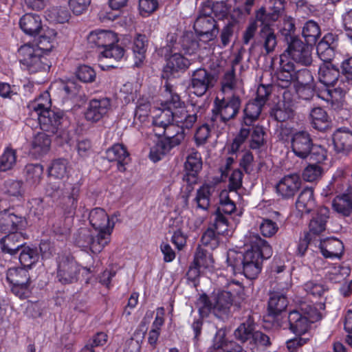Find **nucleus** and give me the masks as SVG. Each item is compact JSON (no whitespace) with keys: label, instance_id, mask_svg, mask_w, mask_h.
I'll use <instances>...</instances> for the list:
<instances>
[{"label":"nucleus","instance_id":"f257e3e1","mask_svg":"<svg viewBox=\"0 0 352 352\" xmlns=\"http://www.w3.org/2000/svg\"><path fill=\"white\" fill-rule=\"evenodd\" d=\"M272 252L270 244L256 234L250 237L244 252L229 250L226 261L234 274H243L247 278L254 279L261 271L263 260L270 258Z\"/></svg>","mask_w":352,"mask_h":352},{"label":"nucleus","instance_id":"f03ea898","mask_svg":"<svg viewBox=\"0 0 352 352\" xmlns=\"http://www.w3.org/2000/svg\"><path fill=\"white\" fill-rule=\"evenodd\" d=\"M322 315L315 305L311 302H302L298 309L290 311L287 322L280 326L289 329L296 335L301 336L307 332L310 324L320 320Z\"/></svg>","mask_w":352,"mask_h":352},{"label":"nucleus","instance_id":"7ed1b4c3","mask_svg":"<svg viewBox=\"0 0 352 352\" xmlns=\"http://www.w3.org/2000/svg\"><path fill=\"white\" fill-rule=\"evenodd\" d=\"M232 295L230 292L221 291L210 299L202 294L197 301V306L201 316L212 313L217 318L224 320L229 318L232 305Z\"/></svg>","mask_w":352,"mask_h":352},{"label":"nucleus","instance_id":"20e7f679","mask_svg":"<svg viewBox=\"0 0 352 352\" xmlns=\"http://www.w3.org/2000/svg\"><path fill=\"white\" fill-rule=\"evenodd\" d=\"M30 107L32 113L37 116L42 130L52 134L59 133L58 136L67 139V134L61 130L62 123L65 118L63 111L50 109L38 101L31 104Z\"/></svg>","mask_w":352,"mask_h":352},{"label":"nucleus","instance_id":"39448f33","mask_svg":"<svg viewBox=\"0 0 352 352\" xmlns=\"http://www.w3.org/2000/svg\"><path fill=\"white\" fill-rule=\"evenodd\" d=\"M241 104V100L237 96L234 95L223 99L217 97L210 118L212 125L219 126L221 124H226L234 119L239 112Z\"/></svg>","mask_w":352,"mask_h":352},{"label":"nucleus","instance_id":"423d86ee","mask_svg":"<svg viewBox=\"0 0 352 352\" xmlns=\"http://www.w3.org/2000/svg\"><path fill=\"white\" fill-rule=\"evenodd\" d=\"M256 21L261 23V29L250 48V52L251 54L258 52L265 55L270 54L275 50L278 43L277 36L270 24L274 21L268 17H265L264 20Z\"/></svg>","mask_w":352,"mask_h":352},{"label":"nucleus","instance_id":"0eeeda50","mask_svg":"<svg viewBox=\"0 0 352 352\" xmlns=\"http://www.w3.org/2000/svg\"><path fill=\"white\" fill-rule=\"evenodd\" d=\"M19 61L22 69L30 74L45 71L49 68L47 59L40 52L30 44L22 45L18 50Z\"/></svg>","mask_w":352,"mask_h":352},{"label":"nucleus","instance_id":"6e6552de","mask_svg":"<svg viewBox=\"0 0 352 352\" xmlns=\"http://www.w3.org/2000/svg\"><path fill=\"white\" fill-rule=\"evenodd\" d=\"M6 278L12 285V292L20 298H26L30 294V277L28 271L24 267L8 269Z\"/></svg>","mask_w":352,"mask_h":352},{"label":"nucleus","instance_id":"1a4fd4ad","mask_svg":"<svg viewBox=\"0 0 352 352\" xmlns=\"http://www.w3.org/2000/svg\"><path fill=\"white\" fill-rule=\"evenodd\" d=\"M217 80L216 76L211 72L200 67L192 72L189 88L194 94L200 97L214 87Z\"/></svg>","mask_w":352,"mask_h":352},{"label":"nucleus","instance_id":"9d476101","mask_svg":"<svg viewBox=\"0 0 352 352\" xmlns=\"http://www.w3.org/2000/svg\"><path fill=\"white\" fill-rule=\"evenodd\" d=\"M80 266L69 254H62L58 258L57 278L62 284H70L78 280Z\"/></svg>","mask_w":352,"mask_h":352},{"label":"nucleus","instance_id":"9b49d317","mask_svg":"<svg viewBox=\"0 0 352 352\" xmlns=\"http://www.w3.org/2000/svg\"><path fill=\"white\" fill-rule=\"evenodd\" d=\"M193 28L200 38L206 42L214 40L219 33L217 21L204 9L196 19Z\"/></svg>","mask_w":352,"mask_h":352},{"label":"nucleus","instance_id":"f8f14e48","mask_svg":"<svg viewBox=\"0 0 352 352\" xmlns=\"http://www.w3.org/2000/svg\"><path fill=\"white\" fill-rule=\"evenodd\" d=\"M311 50V45L298 38L287 44L285 53L296 63L307 67L313 61Z\"/></svg>","mask_w":352,"mask_h":352},{"label":"nucleus","instance_id":"ddd939ff","mask_svg":"<svg viewBox=\"0 0 352 352\" xmlns=\"http://www.w3.org/2000/svg\"><path fill=\"white\" fill-rule=\"evenodd\" d=\"M313 144L310 134L305 131H297L292 134L291 148L294 155L302 160L308 158Z\"/></svg>","mask_w":352,"mask_h":352},{"label":"nucleus","instance_id":"4468645a","mask_svg":"<svg viewBox=\"0 0 352 352\" xmlns=\"http://www.w3.org/2000/svg\"><path fill=\"white\" fill-rule=\"evenodd\" d=\"M28 226L25 217L16 215L9 210L0 212V232L10 234L12 232L23 231Z\"/></svg>","mask_w":352,"mask_h":352},{"label":"nucleus","instance_id":"2eb2a0df","mask_svg":"<svg viewBox=\"0 0 352 352\" xmlns=\"http://www.w3.org/2000/svg\"><path fill=\"white\" fill-rule=\"evenodd\" d=\"M80 186L78 184L69 185L65 192L58 200V206L65 215L74 216L78 206Z\"/></svg>","mask_w":352,"mask_h":352},{"label":"nucleus","instance_id":"dca6fc26","mask_svg":"<svg viewBox=\"0 0 352 352\" xmlns=\"http://www.w3.org/2000/svg\"><path fill=\"white\" fill-rule=\"evenodd\" d=\"M166 64L164 67L162 78L168 79L176 73L184 72L191 65V62L181 54L175 52L165 57Z\"/></svg>","mask_w":352,"mask_h":352},{"label":"nucleus","instance_id":"f3484780","mask_svg":"<svg viewBox=\"0 0 352 352\" xmlns=\"http://www.w3.org/2000/svg\"><path fill=\"white\" fill-rule=\"evenodd\" d=\"M290 287V283H285V286H281L278 284L277 290L270 294V300L268 301V311L270 315L277 316L287 308L288 301L285 295Z\"/></svg>","mask_w":352,"mask_h":352},{"label":"nucleus","instance_id":"a211bd4d","mask_svg":"<svg viewBox=\"0 0 352 352\" xmlns=\"http://www.w3.org/2000/svg\"><path fill=\"white\" fill-rule=\"evenodd\" d=\"M25 239L26 234L23 231L12 232L1 239V249L3 253L16 255L25 245Z\"/></svg>","mask_w":352,"mask_h":352},{"label":"nucleus","instance_id":"6ab92c4d","mask_svg":"<svg viewBox=\"0 0 352 352\" xmlns=\"http://www.w3.org/2000/svg\"><path fill=\"white\" fill-rule=\"evenodd\" d=\"M111 107L108 98L92 99L89 101L85 116L87 120L96 122L107 115Z\"/></svg>","mask_w":352,"mask_h":352},{"label":"nucleus","instance_id":"aec40b11","mask_svg":"<svg viewBox=\"0 0 352 352\" xmlns=\"http://www.w3.org/2000/svg\"><path fill=\"white\" fill-rule=\"evenodd\" d=\"M115 219H117L116 214L109 217L105 210L101 208L92 209L89 215V223L95 230H107L111 228V231H113Z\"/></svg>","mask_w":352,"mask_h":352},{"label":"nucleus","instance_id":"412c9836","mask_svg":"<svg viewBox=\"0 0 352 352\" xmlns=\"http://www.w3.org/2000/svg\"><path fill=\"white\" fill-rule=\"evenodd\" d=\"M302 181L297 174L284 176L276 185V192L284 199L293 197L300 189Z\"/></svg>","mask_w":352,"mask_h":352},{"label":"nucleus","instance_id":"4be33fe9","mask_svg":"<svg viewBox=\"0 0 352 352\" xmlns=\"http://www.w3.org/2000/svg\"><path fill=\"white\" fill-rule=\"evenodd\" d=\"M324 63L320 66L318 70V78L320 82L327 87L334 86L338 82L340 76L339 69L333 65L327 57L321 58Z\"/></svg>","mask_w":352,"mask_h":352},{"label":"nucleus","instance_id":"5701e85b","mask_svg":"<svg viewBox=\"0 0 352 352\" xmlns=\"http://www.w3.org/2000/svg\"><path fill=\"white\" fill-rule=\"evenodd\" d=\"M182 136L178 135L174 140L160 139L151 148L150 158L156 162L167 155L173 148L181 144Z\"/></svg>","mask_w":352,"mask_h":352},{"label":"nucleus","instance_id":"b1692460","mask_svg":"<svg viewBox=\"0 0 352 352\" xmlns=\"http://www.w3.org/2000/svg\"><path fill=\"white\" fill-rule=\"evenodd\" d=\"M116 41V35L111 31L98 30L92 31L87 36V42L91 47L104 50Z\"/></svg>","mask_w":352,"mask_h":352},{"label":"nucleus","instance_id":"393cba45","mask_svg":"<svg viewBox=\"0 0 352 352\" xmlns=\"http://www.w3.org/2000/svg\"><path fill=\"white\" fill-rule=\"evenodd\" d=\"M318 247L322 254L325 258H340L344 251L342 242L336 238H327L322 239L319 238Z\"/></svg>","mask_w":352,"mask_h":352},{"label":"nucleus","instance_id":"a878e982","mask_svg":"<svg viewBox=\"0 0 352 352\" xmlns=\"http://www.w3.org/2000/svg\"><path fill=\"white\" fill-rule=\"evenodd\" d=\"M329 210L326 207L320 208L313 216L309 224V235L316 239L326 230L327 222L329 219Z\"/></svg>","mask_w":352,"mask_h":352},{"label":"nucleus","instance_id":"bb28decb","mask_svg":"<svg viewBox=\"0 0 352 352\" xmlns=\"http://www.w3.org/2000/svg\"><path fill=\"white\" fill-rule=\"evenodd\" d=\"M106 158L109 162H116L117 168L120 172L125 171V165L129 161V154L122 144H115L106 151Z\"/></svg>","mask_w":352,"mask_h":352},{"label":"nucleus","instance_id":"cd10ccee","mask_svg":"<svg viewBox=\"0 0 352 352\" xmlns=\"http://www.w3.org/2000/svg\"><path fill=\"white\" fill-rule=\"evenodd\" d=\"M333 143L337 153L347 154L352 149V132L346 129H339L333 135Z\"/></svg>","mask_w":352,"mask_h":352},{"label":"nucleus","instance_id":"c85d7f7f","mask_svg":"<svg viewBox=\"0 0 352 352\" xmlns=\"http://www.w3.org/2000/svg\"><path fill=\"white\" fill-rule=\"evenodd\" d=\"M19 25L24 33L32 36L43 30L41 16L36 14H25L21 18Z\"/></svg>","mask_w":352,"mask_h":352},{"label":"nucleus","instance_id":"c756f323","mask_svg":"<svg viewBox=\"0 0 352 352\" xmlns=\"http://www.w3.org/2000/svg\"><path fill=\"white\" fill-rule=\"evenodd\" d=\"M270 10L267 12L264 7L256 10V20H264L265 17L270 18L273 21H276L285 11V0H270Z\"/></svg>","mask_w":352,"mask_h":352},{"label":"nucleus","instance_id":"7c9ffc66","mask_svg":"<svg viewBox=\"0 0 352 352\" xmlns=\"http://www.w3.org/2000/svg\"><path fill=\"white\" fill-rule=\"evenodd\" d=\"M51 90L62 100V102L74 98L78 92L76 82L72 80L67 82L58 81L52 85Z\"/></svg>","mask_w":352,"mask_h":352},{"label":"nucleus","instance_id":"2f4dec72","mask_svg":"<svg viewBox=\"0 0 352 352\" xmlns=\"http://www.w3.org/2000/svg\"><path fill=\"white\" fill-rule=\"evenodd\" d=\"M148 40L145 34H137L133 38L132 51L135 58V65L140 67L146 58Z\"/></svg>","mask_w":352,"mask_h":352},{"label":"nucleus","instance_id":"473e14b6","mask_svg":"<svg viewBox=\"0 0 352 352\" xmlns=\"http://www.w3.org/2000/svg\"><path fill=\"white\" fill-rule=\"evenodd\" d=\"M270 114L277 122H283L293 119L295 111L292 104L282 101L278 102L271 109Z\"/></svg>","mask_w":352,"mask_h":352},{"label":"nucleus","instance_id":"72a5a7b5","mask_svg":"<svg viewBox=\"0 0 352 352\" xmlns=\"http://www.w3.org/2000/svg\"><path fill=\"white\" fill-rule=\"evenodd\" d=\"M309 120L313 128L320 131H325L331 124L329 116L322 107L313 108L309 113Z\"/></svg>","mask_w":352,"mask_h":352},{"label":"nucleus","instance_id":"f704fd0d","mask_svg":"<svg viewBox=\"0 0 352 352\" xmlns=\"http://www.w3.org/2000/svg\"><path fill=\"white\" fill-rule=\"evenodd\" d=\"M316 206L314 189L311 187L305 188L299 194L296 202V208L302 213H309Z\"/></svg>","mask_w":352,"mask_h":352},{"label":"nucleus","instance_id":"c9c22d12","mask_svg":"<svg viewBox=\"0 0 352 352\" xmlns=\"http://www.w3.org/2000/svg\"><path fill=\"white\" fill-rule=\"evenodd\" d=\"M197 120V111L188 110L185 107L175 109V122L184 131L193 126Z\"/></svg>","mask_w":352,"mask_h":352},{"label":"nucleus","instance_id":"e433bc0d","mask_svg":"<svg viewBox=\"0 0 352 352\" xmlns=\"http://www.w3.org/2000/svg\"><path fill=\"white\" fill-rule=\"evenodd\" d=\"M43 166L40 164H28L23 169V176L26 183L32 187L40 184L43 178Z\"/></svg>","mask_w":352,"mask_h":352},{"label":"nucleus","instance_id":"4c0bfd02","mask_svg":"<svg viewBox=\"0 0 352 352\" xmlns=\"http://www.w3.org/2000/svg\"><path fill=\"white\" fill-rule=\"evenodd\" d=\"M112 231L111 228L107 230H95L93 231V237L91 240L90 250L94 253H100L104 248L110 242Z\"/></svg>","mask_w":352,"mask_h":352},{"label":"nucleus","instance_id":"58836bf2","mask_svg":"<svg viewBox=\"0 0 352 352\" xmlns=\"http://www.w3.org/2000/svg\"><path fill=\"white\" fill-rule=\"evenodd\" d=\"M255 332L254 322L252 318H248L241 323L234 331V338L242 343L251 342Z\"/></svg>","mask_w":352,"mask_h":352},{"label":"nucleus","instance_id":"ea45409f","mask_svg":"<svg viewBox=\"0 0 352 352\" xmlns=\"http://www.w3.org/2000/svg\"><path fill=\"white\" fill-rule=\"evenodd\" d=\"M201 154L196 150L192 149L186 157L184 163V170L187 175L195 177L202 168Z\"/></svg>","mask_w":352,"mask_h":352},{"label":"nucleus","instance_id":"a19ab883","mask_svg":"<svg viewBox=\"0 0 352 352\" xmlns=\"http://www.w3.org/2000/svg\"><path fill=\"white\" fill-rule=\"evenodd\" d=\"M333 208L344 217L352 214V195L344 193L336 196L332 201Z\"/></svg>","mask_w":352,"mask_h":352},{"label":"nucleus","instance_id":"79ce46f5","mask_svg":"<svg viewBox=\"0 0 352 352\" xmlns=\"http://www.w3.org/2000/svg\"><path fill=\"white\" fill-rule=\"evenodd\" d=\"M51 142V139L48 135L43 132L38 133L34 135L32 140L31 151L38 157L42 156L49 151Z\"/></svg>","mask_w":352,"mask_h":352},{"label":"nucleus","instance_id":"37998d69","mask_svg":"<svg viewBox=\"0 0 352 352\" xmlns=\"http://www.w3.org/2000/svg\"><path fill=\"white\" fill-rule=\"evenodd\" d=\"M69 185L71 184H66L61 180L50 177L45 187V193L46 196L51 197L54 201H58L64 195L65 188Z\"/></svg>","mask_w":352,"mask_h":352},{"label":"nucleus","instance_id":"c03bdc74","mask_svg":"<svg viewBox=\"0 0 352 352\" xmlns=\"http://www.w3.org/2000/svg\"><path fill=\"white\" fill-rule=\"evenodd\" d=\"M337 40L338 36L332 33H328L323 37L317 47L318 54L321 58L327 57V59H331L334 54V43Z\"/></svg>","mask_w":352,"mask_h":352},{"label":"nucleus","instance_id":"a18cd8bd","mask_svg":"<svg viewBox=\"0 0 352 352\" xmlns=\"http://www.w3.org/2000/svg\"><path fill=\"white\" fill-rule=\"evenodd\" d=\"M19 252V262L24 268H31L39 259V254L36 248L25 245Z\"/></svg>","mask_w":352,"mask_h":352},{"label":"nucleus","instance_id":"49530a36","mask_svg":"<svg viewBox=\"0 0 352 352\" xmlns=\"http://www.w3.org/2000/svg\"><path fill=\"white\" fill-rule=\"evenodd\" d=\"M43 31V33L39 36L36 46L34 47L39 49L41 53L49 52L54 47L56 32L54 29L48 28Z\"/></svg>","mask_w":352,"mask_h":352},{"label":"nucleus","instance_id":"de8ad7c7","mask_svg":"<svg viewBox=\"0 0 352 352\" xmlns=\"http://www.w3.org/2000/svg\"><path fill=\"white\" fill-rule=\"evenodd\" d=\"M264 105L253 100L248 102L243 110V122L246 126H250L254 121H256L262 111Z\"/></svg>","mask_w":352,"mask_h":352},{"label":"nucleus","instance_id":"09e8293b","mask_svg":"<svg viewBox=\"0 0 352 352\" xmlns=\"http://www.w3.org/2000/svg\"><path fill=\"white\" fill-rule=\"evenodd\" d=\"M349 269L340 265H330L326 267L325 278L333 283H341L349 275Z\"/></svg>","mask_w":352,"mask_h":352},{"label":"nucleus","instance_id":"8fccbe9b","mask_svg":"<svg viewBox=\"0 0 352 352\" xmlns=\"http://www.w3.org/2000/svg\"><path fill=\"white\" fill-rule=\"evenodd\" d=\"M302 34L305 38L306 43L312 45L317 42L318 39L320 36V28L316 21L309 20L302 27Z\"/></svg>","mask_w":352,"mask_h":352},{"label":"nucleus","instance_id":"3c124183","mask_svg":"<svg viewBox=\"0 0 352 352\" xmlns=\"http://www.w3.org/2000/svg\"><path fill=\"white\" fill-rule=\"evenodd\" d=\"M266 133L264 128L261 126L256 125L250 128V139L249 140V146L250 148L255 150L263 147L266 141L265 136Z\"/></svg>","mask_w":352,"mask_h":352},{"label":"nucleus","instance_id":"603ef678","mask_svg":"<svg viewBox=\"0 0 352 352\" xmlns=\"http://www.w3.org/2000/svg\"><path fill=\"white\" fill-rule=\"evenodd\" d=\"M296 27L294 19L291 16H285L283 19V25L280 30L281 36L284 38L287 45L298 38L295 35Z\"/></svg>","mask_w":352,"mask_h":352},{"label":"nucleus","instance_id":"864d4df0","mask_svg":"<svg viewBox=\"0 0 352 352\" xmlns=\"http://www.w3.org/2000/svg\"><path fill=\"white\" fill-rule=\"evenodd\" d=\"M16 162V152L14 149L7 147L0 156V171L11 170Z\"/></svg>","mask_w":352,"mask_h":352},{"label":"nucleus","instance_id":"5fc2aeb1","mask_svg":"<svg viewBox=\"0 0 352 352\" xmlns=\"http://www.w3.org/2000/svg\"><path fill=\"white\" fill-rule=\"evenodd\" d=\"M23 184L22 181L8 179L5 182L2 190L8 197H22L24 193Z\"/></svg>","mask_w":352,"mask_h":352},{"label":"nucleus","instance_id":"6e6d98bb","mask_svg":"<svg viewBox=\"0 0 352 352\" xmlns=\"http://www.w3.org/2000/svg\"><path fill=\"white\" fill-rule=\"evenodd\" d=\"M203 9L208 10L210 15L213 13L214 16L219 19L224 18L228 12L226 3L222 1L217 2L208 1L204 3Z\"/></svg>","mask_w":352,"mask_h":352},{"label":"nucleus","instance_id":"4d7b16f0","mask_svg":"<svg viewBox=\"0 0 352 352\" xmlns=\"http://www.w3.org/2000/svg\"><path fill=\"white\" fill-rule=\"evenodd\" d=\"M211 187L209 185H203L197 190L195 201L197 206L202 210H207L210 206V197Z\"/></svg>","mask_w":352,"mask_h":352},{"label":"nucleus","instance_id":"13d9d810","mask_svg":"<svg viewBox=\"0 0 352 352\" xmlns=\"http://www.w3.org/2000/svg\"><path fill=\"white\" fill-rule=\"evenodd\" d=\"M67 161L63 159L54 161L49 170L50 177L59 180L64 178L67 173Z\"/></svg>","mask_w":352,"mask_h":352},{"label":"nucleus","instance_id":"bf43d9fd","mask_svg":"<svg viewBox=\"0 0 352 352\" xmlns=\"http://www.w3.org/2000/svg\"><path fill=\"white\" fill-rule=\"evenodd\" d=\"M193 262L200 268L206 269L212 266L213 258L210 252L199 247L195 252Z\"/></svg>","mask_w":352,"mask_h":352},{"label":"nucleus","instance_id":"052dcab7","mask_svg":"<svg viewBox=\"0 0 352 352\" xmlns=\"http://www.w3.org/2000/svg\"><path fill=\"white\" fill-rule=\"evenodd\" d=\"M250 134V128H241L239 133L233 140L232 144L228 148L229 154L236 153L241 148V146L246 141Z\"/></svg>","mask_w":352,"mask_h":352},{"label":"nucleus","instance_id":"680f3d73","mask_svg":"<svg viewBox=\"0 0 352 352\" xmlns=\"http://www.w3.org/2000/svg\"><path fill=\"white\" fill-rule=\"evenodd\" d=\"M221 234L217 233L213 228L209 227L203 234L201 241L204 245L214 250L219 246Z\"/></svg>","mask_w":352,"mask_h":352},{"label":"nucleus","instance_id":"e2e57ef3","mask_svg":"<svg viewBox=\"0 0 352 352\" xmlns=\"http://www.w3.org/2000/svg\"><path fill=\"white\" fill-rule=\"evenodd\" d=\"M235 209L236 206L229 198L227 192H222L220 195L219 206L215 211L228 217L235 210Z\"/></svg>","mask_w":352,"mask_h":352},{"label":"nucleus","instance_id":"0e129e2a","mask_svg":"<svg viewBox=\"0 0 352 352\" xmlns=\"http://www.w3.org/2000/svg\"><path fill=\"white\" fill-rule=\"evenodd\" d=\"M144 335L135 331L132 337L126 340L124 344V352H140Z\"/></svg>","mask_w":352,"mask_h":352},{"label":"nucleus","instance_id":"69168bd1","mask_svg":"<svg viewBox=\"0 0 352 352\" xmlns=\"http://www.w3.org/2000/svg\"><path fill=\"white\" fill-rule=\"evenodd\" d=\"M162 128L163 129L162 135H164L165 138L172 140L179 135L182 136L181 143L184 141L185 138L184 131L179 125H177L175 122H170L167 125L163 126Z\"/></svg>","mask_w":352,"mask_h":352},{"label":"nucleus","instance_id":"338daca9","mask_svg":"<svg viewBox=\"0 0 352 352\" xmlns=\"http://www.w3.org/2000/svg\"><path fill=\"white\" fill-rule=\"evenodd\" d=\"M170 122H175V111L170 107L164 108L159 116L153 120V124L156 127H162Z\"/></svg>","mask_w":352,"mask_h":352},{"label":"nucleus","instance_id":"774afa93","mask_svg":"<svg viewBox=\"0 0 352 352\" xmlns=\"http://www.w3.org/2000/svg\"><path fill=\"white\" fill-rule=\"evenodd\" d=\"M93 231L87 228H82L78 230L75 237V243L79 247L90 249Z\"/></svg>","mask_w":352,"mask_h":352}]
</instances>
